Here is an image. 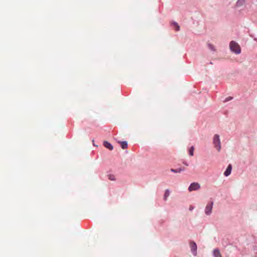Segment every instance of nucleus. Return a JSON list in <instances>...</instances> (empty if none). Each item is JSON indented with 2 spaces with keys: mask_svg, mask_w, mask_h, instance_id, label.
I'll return each instance as SVG.
<instances>
[{
  "mask_svg": "<svg viewBox=\"0 0 257 257\" xmlns=\"http://www.w3.org/2000/svg\"><path fill=\"white\" fill-rule=\"evenodd\" d=\"M230 49L231 52L236 54H239L241 52V48L237 43L231 41L229 44Z\"/></svg>",
  "mask_w": 257,
  "mask_h": 257,
  "instance_id": "1",
  "label": "nucleus"
},
{
  "mask_svg": "<svg viewBox=\"0 0 257 257\" xmlns=\"http://www.w3.org/2000/svg\"><path fill=\"white\" fill-rule=\"evenodd\" d=\"M213 144L214 146V147L217 150L218 152H219L221 149V144L219 139V136L218 135L215 134L214 136L213 139Z\"/></svg>",
  "mask_w": 257,
  "mask_h": 257,
  "instance_id": "2",
  "label": "nucleus"
},
{
  "mask_svg": "<svg viewBox=\"0 0 257 257\" xmlns=\"http://www.w3.org/2000/svg\"><path fill=\"white\" fill-rule=\"evenodd\" d=\"M191 251L194 256L197 255V246L195 241L191 240L189 243Z\"/></svg>",
  "mask_w": 257,
  "mask_h": 257,
  "instance_id": "3",
  "label": "nucleus"
},
{
  "mask_svg": "<svg viewBox=\"0 0 257 257\" xmlns=\"http://www.w3.org/2000/svg\"><path fill=\"white\" fill-rule=\"evenodd\" d=\"M200 188V185L199 183L197 182H193L191 183L189 188L188 190L190 192L193 191H196L197 190H199Z\"/></svg>",
  "mask_w": 257,
  "mask_h": 257,
  "instance_id": "4",
  "label": "nucleus"
},
{
  "mask_svg": "<svg viewBox=\"0 0 257 257\" xmlns=\"http://www.w3.org/2000/svg\"><path fill=\"white\" fill-rule=\"evenodd\" d=\"M213 205V202L212 201L208 202V204H207L205 209V212L206 215H209L211 213Z\"/></svg>",
  "mask_w": 257,
  "mask_h": 257,
  "instance_id": "5",
  "label": "nucleus"
},
{
  "mask_svg": "<svg viewBox=\"0 0 257 257\" xmlns=\"http://www.w3.org/2000/svg\"><path fill=\"white\" fill-rule=\"evenodd\" d=\"M232 170V165L231 164H229L224 173V175L226 177L228 176L231 172Z\"/></svg>",
  "mask_w": 257,
  "mask_h": 257,
  "instance_id": "6",
  "label": "nucleus"
},
{
  "mask_svg": "<svg viewBox=\"0 0 257 257\" xmlns=\"http://www.w3.org/2000/svg\"><path fill=\"white\" fill-rule=\"evenodd\" d=\"M171 26L176 31H179L180 30V26L177 22H173L171 23Z\"/></svg>",
  "mask_w": 257,
  "mask_h": 257,
  "instance_id": "7",
  "label": "nucleus"
},
{
  "mask_svg": "<svg viewBox=\"0 0 257 257\" xmlns=\"http://www.w3.org/2000/svg\"><path fill=\"white\" fill-rule=\"evenodd\" d=\"M103 145L105 148L109 149V150H113V146L111 145V144H110L109 143H108L107 141H104L103 142Z\"/></svg>",
  "mask_w": 257,
  "mask_h": 257,
  "instance_id": "8",
  "label": "nucleus"
},
{
  "mask_svg": "<svg viewBox=\"0 0 257 257\" xmlns=\"http://www.w3.org/2000/svg\"><path fill=\"white\" fill-rule=\"evenodd\" d=\"M213 255L214 257H222L220 252L218 248H215L213 250Z\"/></svg>",
  "mask_w": 257,
  "mask_h": 257,
  "instance_id": "9",
  "label": "nucleus"
},
{
  "mask_svg": "<svg viewBox=\"0 0 257 257\" xmlns=\"http://www.w3.org/2000/svg\"><path fill=\"white\" fill-rule=\"evenodd\" d=\"M185 170V168H178V169H171V171L172 172H174V173H180L181 172V171H183Z\"/></svg>",
  "mask_w": 257,
  "mask_h": 257,
  "instance_id": "10",
  "label": "nucleus"
},
{
  "mask_svg": "<svg viewBox=\"0 0 257 257\" xmlns=\"http://www.w3.org/2000/svg\"><path fill=\"white\" fill-rule=\"evenodd\" d=\"M170 194V191L169 189H166L165 191V193L164 194L163 199L164 200L166 201L167 200L168 197Z\"/></svg>",
  "mask_w": 257,
  "mask_h": 257,
  "instance_id": "11",
  "label": "nucleus"
},
{
  "mask_svg": "<svg viewBox=\"0 0 257 257\" xmlns=\"http://www.w3.org/2000/svg\"><path fill=\"white\" fill-rule=\"evenodd\" d=\"M119 143H120L121 147L122 149H125L127 148V143L126 142H120Z\"/></svg>",
  "mask_w": 257,
  "mask_h": 257,
  "instance_id": "12",
  "label": "nucleus"
},
{
  "mask_svg": "<svg viewBox=\"0 0 257 257\" xmlns=\"http://www.w3.org/2000/svg\"><path fill=\"white\" fill-rule=\"evenodd\" d=\"M245 3V0H237L236 5L237 7H240L242 6Z\"/></svg>",
  "mask_w": 257,
  "mask_h": 257,
  "instance_id": "13",
  "label": "nucleus"
},
{
  "mask_svg": "<svg viewBox=\"0 0 257 257\" xmlns=\"http://www.w3.org/2000/svg\"><path fill=\"white\" fill-rule=\"evenodd\" d=\"M194 148L193 146L190 147L189 150V154L190 156H192L194 155Z\"/></svg>",
  "mask_w": 257,
  "mask_h": 257,
  "instance_id": "14",
  "label": "nucleus"
},
{
  "mask_svg": "<svg viewBox=\"0 0 257 257\" xmlns=\"http://www.w3.org/2000/svg\"><path fill=\"white\" fill-rule=\"evenodd\" d=\"M208 47L209 49L210 50H211V51H215L216 49H215L214 46L212 44H211L210 43H208Z\"/></svg>",
  "mask_w": 257,
  "mask_h": 257,
  "instance_id": "15",
  "label": "nucleus"
},
{
  "mask_svg": "<svg viewBox=\"0 0 257 257\" xmlns=\"http://www.w3.org/2000/svg\"><path fill=\"white\" fill-rule=\"evenodd\" d=\"M108 178L111 181H115V177L113 175H112V174L108 175Z\"/></svg>",
  "mask_w": 257,
  "mask_h": 257,
  "instance_id": "16",
  "label": "nucleus"
},
{
  "mask_svg": "<svg viewBox=\"0 0 257 257\" xmlns=\"http://www.w3.org/2000/svg\"><path fill=\"white\" fill-rule=\"evenodd\" d=\"M233 99V97H231V96H228L227 97H226L225 100L223 101L224 102H227L229 100H231Z\"/></svg>",
  "mask_w": 257,
  "mask_h": 257,
  "instance_id": "17",
  "label": "nucleus"
},
{
  "mask_svg": "<svg viewBox=\"0 0 257 257\" xmlns=\"http://www.w3.org/2000/svg\"><path fill=\"white\" fill-rule=\"evenodd\" d=\"M193 209H194V207H193V206H192V205L190 206V207H189V210H190V211H192Z\"/></svg>",
  "mask_w": 257,
  "mask_h": 257,
  "instance_id": "18",
  "label": "nucleus"
},
{
  "mask_svg": "<svg viewBox=\"0 0 257 257\" xmlns=\"http://www.w3.org/2000/svg\"><path fill=\"white\" fill-rule=\"evenodd\" d=\"M183 164H184L186 166H188V164L187 162H183Z\"/></svg>",
  "mask_w": 257,
  "mask_h": 257,
  "instance_id": "19",
  "label": "nucleus"
},
{
  "mask_svg": "<svg viewBox=\"0 0 257 257\" xmlns=\"http://www.w3.org/2000/svg\"><path fill=\"white\" fill-rule=\"evenodd\" d=\"M209 64H212V62H210Z\"/></svg>",
  "mask_w": 257,
  "mask_h": 257,
  "instance_id": "20",
  "label": "nucleus"
},
{
  "mask_svg": "<svg viewBox=\"0 0 257 257\" xmlns=\"http://www.w3.org/2000/svg\"><path fill=\"white\" fill-rule=\"evenodd\" d=\"M254 40H255L256 41H257V39H254Z\"/></svg>",
  "mask_w": 257,
  "mask_h": 257,
  "instance_id": "21",
  "label": "nucleus"
}]
</instances>
